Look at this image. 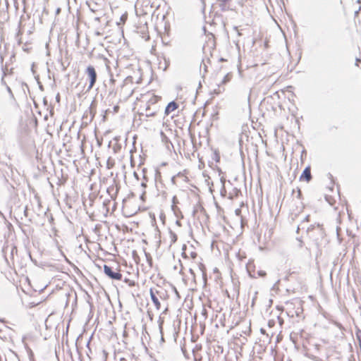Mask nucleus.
<instances>
[{
    "instance_id": "1",
    "label": "nucleus",
    "mask_w": 361,
    "mask_h": 361,
    "mask_svg": "<svg viewBox=\"0 0 361 361\" xmlns=\"http://www.w3.org/2000/svg\"><path fill=\"white\" fill-rule=\"evenodd\" d=\"M310 221V215H307L302 223L298 226V231L300 229L304 230L306 229V232L309 237L312 238L314 242L317 247L319 248L323 243V241L325 240V233L324 228H322V225L319 224H312L308 227H305L304 224L305 222Z\"/></svg>"
},
{
    "instance_id": "2",
    "label": "nucleus",
    "mask_w": 361,
    "mask_h": 361,
    "mask_svg": "<svg viewBox=\"0 0 361 361\" xmlns=\"http://www.w3.org/2000/svg\"><path fill=\"white\" fill-rule=\"evenodd\" d=\"M149 293L152 301L157 310L161 309L160 300L166 301L169 298L168 291L159 286L151 288Z\"/></svg>"
},
{
    "instance_id": "3",
    "label": "nucleus",
    "mask_w": 361,
    "mask_h": 361,
    "mask_svg": "<svg viewBox=\"0 0 361 361\" xmlns=\"http://www.w3.org/2000/svg\"><path fill=\"white\" fill-rule=\"evenodd\" d=\"M85 75L86 77V81L89 82V85L87 88V91H90L94 86L97 80V73L95 68L93 66H88L85 70Z\"/></svg>"
},
{
    "instance_id": "4",
    "label": "nucleus",
    "mask_w": 361,
    "mask_h": 361,
    "mask_svg": "<svg viewBox=\"0 0 361 361\" xmlns=\"http://www.w3.org/2000/svg\"><path fill=\"white\" fill-rule=\"evenodd\" d=\"M159 109L160 106L159 105H154L153 106H150L149 105L145 104L144 106L140 107V114L145 116L146 117L154 116L159 112Z\"/></svg>"
},
{
    "instance_id": "5",
    "label": "nucleus",
    "mask_w": 361,
    "mask_h": 361,
    "mask_svg": "<svg viewBox=\"0 0 361 361\" xmlns=\"http://www.w3.org/2000/svg\"><path fill=\"white\" fill-rule=\"evenodd\" d=\"M304 207L305 206L302 202H299L298 204H293L292 208L290 209L289 219L291 221H294L298 215L303 212Z\"/></svg>"
},
{
    "instance_id": "6",
    "label": "nucleus",
    "mask_w": 361,
    "mask_h": 361,
    "mask_svg": "<svg viewBox=\"0 0 361 361\" xmlns=\"http://www.w3.org/2000/svg\"><path fill=\"white\" fill-rule=\"evenodd\" d=\"M104 271L105 274L111 279L121 280L122 279V274L121 273L114 271L112 268L106 264L104 266Z\"/></svg>"
},
{
    "instance_id": "7",
    "label": "nucleus",
    "mask_w": 361,
    "mask_h": 361,
    "mask_svg": "<svg viewBox=\"0 0 361 361\" xmlns=\"http://www.w3.org/2000/svg\"><path fill=\"white\" fill-rule=\"evenodd\" d=\"M107 192L112 200H115L118 192V187L116 184L113 183L107 188Z\"/></svg>"
},
{
    "instance_id": "8",
    "label": "nucleus",
    "mask_w": 361,
    "mask_h": 361,
    "mask_svg": "<svg viewBox=\"0 0 361 361\" xmlns=\"http://www.w3.org/2000/svg\"><path fill=\"white\" fill-rule=\"evenodd\" d=\"M221 11H226L230 9L231 3L232 0H216Z\"/></svg>"
},
{
    "instance_id": "9",
    "label": "nucleus",
    "mask_w": 361,
    "mask_h": 361,
    "mask_svg": "<svg viewBox=\"0 0 361 361\" xmlns=\"http://www.w3.org/2000/svg\"><path fill=\"white\" fill-rule=\"evenodd\" d=\"M312 179V175H311V169L310 166H307L303 172L302 173L301 176H300V180H305L306 182H310Z\"/></svg>"
},
{
    "instance_id": "10",
    "label": "nucleus",
    "mask_w": 361,
    "mask_h": 361,
    "mask_svg": "<svg viewBox=\"0 0 361 361\" xmlns=\"http://www.w3.org/2000/svg\"><path fill=\"white\" fill-rule=\"evenodd\" d=\"M292 195H293L292 202L293 204H298L299 202H302L301 201L302 192H301L300 189L297 188L296 190H295V189L293 190Z\"/></svg>"
},
{
    "instance_id": "11",
    "label": "nucleus",
    "mask_w": 361,
    "mask_h": 361,
    "mask_svg": "<svg viewBox=\"0 0 361 361\" xmlns=\"http://www.w3.org/2000/svg\"><path fill=\"white\" fill-rule=\"evenodd\" d=\"M247 271L249 273V275L251 276V277H253V278H257V277H264L266 276V271H263V270H258L257 271H255V270L251 271H250V265H247Z\"/></svg>"
},
{
    "instance_id": "12",
    "label": "nucleus",
    "mask_w": 361,
    "mask_h": 361,
    "mask_svg": "<svg viewBox=\"0 0 361 361\" xmlns=\"http://www.w3.org/2000/svg\"><path fill=\"white\" fill-rule=\"evenodd\" d=\"M178 107V105L175 102H171L165 108V114L169 115L172 111H175Z\"/></svg>"
},
{
    "instance_id": "13",
    "label": "nucleus",
    "mask_w": 361,
    "mask_h": 361,
    "mask_svg": "<svg viewBox=\"0 0 361 361\" xmlns=\"http://www.w3.org/2000/svg\"><path fill=\"white\" fill-rule=\"evenodd\" d=\"M138 32L140 33L141 37L145 40L147 41L149 39V35L148 32V27H147V25H145L142 27H140V30Z\"/></svg>"
},
{
    "instance_id": "14",
    "label": "nucleus",
    "mask_w": 361,
    "mask_h": 361,
    "mask_svg": "<svg viewBox=\"0 0 361 361\" xmlns=\"http://www.w3.org/2000/svg\"><path fill=\"white\" fill-rule=\"evenodd\" d=\"M161 99V97L157 95H152V97L147 100L145 104L150 106L154 105H158V102Z\"/></svg>"
},
{
    "instance_id": "15",
    "label": "nucleus",
    "mask_w": 361,
    "mask_h": 361,
    "mask_svg": "<svg viewBox=\"0 0 361 361\" xmlns=\"http://www.w3.org/2000/svg\"><path fill=\"white\" fill-rule=\"evenodd\" d=\"M220 181H221V195L222 196H226V188H225L226 178H225V177L224 176H221Z\"/></svg>"
},
{
    "instance_id": "16",
    "label": "nucleus",
    "mask_w": 361,
    "mask_h": 361,
    "mask_svg": "<svg viewBox=\"0 0 361 361\" xmlns=\"http://www.w3.org/2000/svg\"><path fill=\"white\" fill-rule=\"evenodd\" d=\"M182 178L183 179H185L186 177L185 176H183L181 173H178L177 175L176 176H173L172 178H171V183L173 184V185H177L178 184V178Z\"/></svg>"
},
{
    "instance_id": "17",
    "label": "nucleus",
    "mask_w": 361,
    "mask_h": 361,
    "mask_svg": "<svg viewBox=\"0 0 361 361\" xmlns=\"http://www.w3.org/2000/svg\"><path fill=\"white\" fill-rule=\"evenodd\" d=\"M155 178V182H156L157 188H159V183H161V173L159 171H156L155 178Z\"/></svg>"
},
{
    "instance_id": "18",
    "label": "nucleus",
    "mask_w": 361,
    "mask_h": 361,
    "mask_svg": "<svg viewBox=\"0 0 361 361\" xmlns=\"http://www.w3.org/2000/svg\"><path fill=\"white\" fill-rule=\"evenodd\" d=\"M140 186L142 188V195L140 196V198L142 200H144V197H145V193H146L145 188L147 187V184H146L145 182H142L141 184H140Z\"/></svg>"
},
{
    "instance_id": "19",
    "label": "nucleus",
    "mask_w": 361,
    "mask_h": 361,
    "mask_svg": "<svg viewBox=\"0 0 361 361\" xmlns=\"http://www.w3.org/2000/svg\"><path fill=\"white\" fill-rule=\"evenodd\" d=\"M171 243H175L177 240V235L173 231H170Z\"/></svg>"
},
{
    "instance_id": "20",
    "label": "nucleus",
    "mask_w": 361,
    "mask_h": 361,
    "mask_svg": "<svg viewBox=\"0 0 361 361\" xmlns=\"http://www.w3.org/2000/svg\"><path fill=\"white\" fill-rule=\"evenodd\" d=\"M239 193H240V190H238L237 188H234L233 189V193H230L229 197L232 199V198H233L234 196L237 197Z\"/></svg>"
},
{
    "instance_id": "21",
    "label": "nucleus",
    "mask_w": 361,
    "mask_h": 361,
    "mask_svg": "<svg viewBox=\"0 0 361 361\" xmlns=\"http://www.w3.org/2000/svg\"><path fill=\"white\" fill-rule=\"evenodd\" d=\"M172 202H173L172 209L175 212L176 209V206L175 204L178 202V200H177L176 196H173V197Z\"/></svg>"
},
{
    "instance_id": "22",
    "label": "nucleus",
    "mask_w": 361,
    "mask_h": 361,
    "mask_svg": "<svg viewBox=\"0 0 361 361\" xmlns=\"http://www.w3.org/2000/svg\"><path fill=\"white\" fill-rule=\"evenodd\" d=\"M132 77H128L126 78V79L124 81V85L123 87H126L127 86V85L128 84V82H132Z\"/></svg>"
},
{
    "instance_id": "23",
    "label": "nucleus",
    "mask_w": 361,
    "mask_h": 361,
    "mask_svg": "<svg viewBox=\"0 0 361 361\" xmlns=\"http://www.w3.org/2000/svg\"><path fill=\"white\" fill-rule=\"evenodd\" d=\"M357 337L359 341V345L361 350V331H358V332L357 333Z\"/></svg>"
},
{
    "instance_id": "24",
    "label": "nucleus",
    "mask_w": 361,
    "mask_h": 361,
    "mask_svg": "<svg viewBox=\"0 0 361 361\" xmlns=\"http://www.w3.org/2000/svg\"><path fill=\"white\" fill-rule=\"evenodd\" d=\"M21 35L20 33V31L19 30L18 32L17 33L16 36V38L18 42V44H21V39H20V35Z\"/></svg>"
},
{
    "instance_id": "25",
    "label": "nucleus",
    "mask_w": 361,
    "mask_h": 361,
    "mask_svg": "<svg viewBox=\"0 0 361 361\" xmlns=\"http://www.w3.org/2000/svg\"><path fill=\"white\" fill-rule=\"evenodd\" d=\"M24 215L25 217H30V214H29V209H28L27 206H26L24 209Z\"/></svg>"
},
{
    "instance_id": "26",
    "label": "nucleus",
    "mask_w": 361,
    "mask_h": 361,
    "mask_svg": "<svg viewBox=\"0 0 361 361\" xmlns=\"http://www.w3.org/2000/svg\"><path fill=\"white\" fill-rule=\"evenodd\" d=\"M126 20V16H122L120 18L121 23H118V25L121 23H124L125 20Z\"/></svg>"
},
{
    "instance_id": "27",
    "label": "nucleus",
    "mask_w": 361,
    "mask_h": 361,
    "mask_svg": "<svg viewBox=\"0 0 361 361\" xmlns=\"http://www.w3.org/2000/svg\"><path fill=\"white\" fill-rule=\"evenodd\" d=\"M161 136L163 141H167V137L164 135L163 132L161 133Z\"/></svg>"
},
{
    "instance_id": "28",
    "label": "nucleus",
    "mask_w": 361,
    "mask_h": 361,
    "mask_svg": "<svg viewBox=\"0 0 361 361\" xmlns=\"http://www.w3.org/2000/svg\"><path fill=\"white\" fill-rule=\"evenodd\" d=\"M190 256H191V257L192 259H195L197 257V254L196 252H192L190 253Z\"/></svg>"
},
{
    "instance_id": "29",
    "label": "nucleus",
    "mask_w": 361,
    "mask_h": 361,
    "mask_svg": "<svg viewBox=\"0 0 361 361\" xmlns=\"http://www.w3.org/2000/svg\"><path fill=\"white\" fill-rule=\"evenodd\" d=\"M115 81H116V80H115L113 78V77L111 76V78H110V80H109V83H110V85H114V83H115Z\"/></svg>"
},
{
    "instance_id": "30",
    "label": "nucleus",
    "mask_w": 361,
    "mask_h": 361,
    "mask_svg": "<svg viewBox=\"0 0 361 361\" xmlns=\"http://www.w3.org/2000/svg\"><path fill=\"white\" fill-rule=\"evenodd\" d=\"M115 94L114 87H111L109 89V94Z\"/></svg>"
},
{
    "instance_id": "31",
    "label": "nucleus",
    "mask_w": 361,
    "mask_h": 361,
    "mask_svg": "<svg viewBox=\"0 0 361 361\" xmlns=\"http://www.w3.org/2000/svg\"><path fill=\"white\" fill-rule=\"evenodd\" d=\"M360 63H361V60L359 59H356L355 65L359 67Z\"/></svg>"
},
{
    "instance_id": "32",
    "label": "nucleus",
    "mask_w": 361,
    "mask_h": 361,
    "mask_svg": "<svg viewBox=\"0 0 361 361\" xmlns=\"http://www.w3.org/2000/svg\"><path fill=\"white\" fill-rule=\"evenodd\" d=\"M89 8H90V10L92 12V13H95L97 11V10L92 7H91V6L89 4Z\"/></svg>"
},
{
    "instance_id": "33",
    "label": "nucleus",
    "mask_w": 361,
    "mask_h": 361,
    "mask_svg": "<svg viewBox=\"0 0 361 361\" xmlns=\"http://www.w3.org/2000/svg\"><path fill=\"white\" fill-rule=\"evenodd\" d=\"M107 166L109 169H111L113 166V164L110 163L109 160L107 162Z\"/></svg>"
},
{
    "instance_id": "34",
    "label": "nucleus",
    "mask_w": 361,
    "mask_h": 361,
    "mask_svg": "<svg viewBox=\"0 0 361 361\" xmlns=\"http://www.w3.org/2000/svg\"><path fill=\"white\" fill-rule=\"evenodd\" d=\"M162 323L163 322H161L159 324V329H160V331L161 333L162 332Z\"/></svg>"
},
{
    "instance_id": "35",
    "label": "nucleus",
    "mask_w": 361,
    "mask_h": 361,
    "mask_svg": "<svg viewBox=\"0 0 361 361\" xmlns=\"http://www.w3.org/2000/svg\"><path fill=\"white\" fill-rule=\"evenodd\" d=\"M94 20H95V21H98V22H99V21H100V17H99V16H96V17L94 18Z\"/></svg>"
},
{
    "instance_id": "36",
    "label": "nucleus",
    "mask_w": 361,
    "mask_h": 361,
    "mask_svg": "<svg viewBox=\"0 0 361 361\" xmlns=\"http://www.w3.org/2000/svg\"><path fill=\"white\" fill-rule=\"evenodd\" d=\"M15 251L17 252L16 247H13L11 251V254L13 255L15 253Z\"/></svg>"
},
{
    "instance_id": "37",
    "label": "nucleus",
    "mask_w": 361,
    "mask_h": 361,
    "mask_svg": "<svg viewBox=\"0 0 361 361\" xmlns=\"http://www.w3.org/2000/svg\"><path fill=\"white\" fill-rule=\"evenodd\" d=\"M61 12V8H58L56 11V14H59V13Z\"/></svg>"
},
{
    "instance_id": "38",
    "label": "nucleus",
    "mask_w": 361,
    "mask_h": 361,
    "mask_svg": "<svg viewBox=\"0 0 361 361\" xmlns=\"http://www.w3.org/2000/svg\"><path fill=\"white\" fill-rule=\"evenodd\" d=\"M339 231H340V228L338 226H337L336 227V233H337L338 236L339 235Z\"/></svg>"
},
{
    "instance_id": "39",
    "label": "nucleus",
    "mask_w": 361,
    "mask_h": 361,
    "mask_svg": "<svg viewBox=\"0 0 361 361\" xmlns=\"http://www.w3.org/2000/svg\"><path fill=\"white\" fill-rule=\"evenodd\" d=\"M203 66L204 71L207 72V66L205 65V63H203Z\"/></svg>"
},
{
    "instance_id": "40",
    "label": "nucleus",
    "mask_w": 361,
    "mask_h": 361,
    "mask_svg": "<svg viewBox=\"0 0 361 361\" xmlns=\"http://www.w3.org/2000/svg\"><path fill=\"white\" fill-rule=\"evenodd\" d=\"M290 338L293 340V341L294 343H295V341H294V339H293V335H292V334L290 335Z\"/></svg>"
},
{
    "instance_id": "41",
    "label": "nucleus",
    "mask_w": 361,
    "mask_h": 361,
    "mask_svg": "<svg viewBox=\"0 0 361 361\" xmlns=\"http://www.w3.org/2000/svg\"><path fill=\"white\" fill-rule=\"evenodd\" d=\"M240 212V209H237V210L235 211V212H236V214H239V212Z\"/></svg>"
},
{
    "instance_id": "42",
    "label": "nucleus",
    "mask_w": 361,
    "mask_h": 361,
    "mask_svg": "<svg viewBox=\"0 0 361 361\" xmlns=\"http://www.w3.org/2000/svg\"><path fill=\"white\" fill-rule=\"evenodd\" d=\"M106 204H107L106 201H104V205H106Z\"/></svg>"
},
{
    "instance_id": "43",
    "label": "nucleus",
    "mask_w": 361,
    "mask_h": 361,
    "mask_svg": "<svg viewBox=\"0 0 361 361\" xmlns=\"http://www.w3.org/2000/svg\"><path fill=\"white\" fill-rule=\"evenodd\" d=\"M135 255H136L135 252H133V256H134V257H135Z\"/></svg>"
},
{
    "instance_id": "44",
    "label": "nucleus",
    "mask_w": 361,
    "mask_h": 361,
    "mask_svg": "<svg viewBox=\"0 0 361 361\" xmlns=\"http://www.w3.org/2000/svg\"><path fill=\"white\" fill-rule=\"evenodd\" d=\"M121 361H126L125 359H121Z\"/></svg>"
},
{
    "instance_id": "45",
    "label": "nucleus",
    "mask_w": 361,
    "mask_h": 361,
    "mask_svg": "<svg viewBox=\"0 0 361 361\" xmlns=\"http://www.w3.org/2000/svg\"><path fill=\"white\" fill-rule=\"evenodd\" d=\"M203 267H204L203 264H201L200 269H202V268H203Z\"/></svg>"
}]
</instances>
